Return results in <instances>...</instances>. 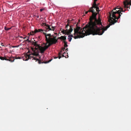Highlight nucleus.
<instances>
[{
	"mask_svg": "<svg viewBox=\"0 0 131 131\" xmlns=\"http://www.w3.org/2000/svg\"><path fill=\"white\" fill-rule=\"evenodd\" d=\"M30 0H27V1H30Z\"/></svg>",
	"mask_w": 131,
	"mask_h": 131,
	"instance_id": "nucleus-38",
	"label": "nucleus"
},
{
	"mask_svg": "<svg viewBox=\"0 0 131 131\" xmlns=\"http://www.w3.org/2000/svg\"><path fill=\"white\" fill-rule=\"evenodd\" d=\"M26 38V37H24V38H24V39H25V38Z\"/></svg>",
	"mask_w": 131,
	"mask_h": 131,
	"instance_id": "nucleus-37",
	"label": "nucleus"
},
{
	"mask_svg": "<svg viewBox=\"0 0 131 131\" xmlns=\"http://www.w3.org/2000/svg\"><path fill=\"white\" fill-rule=\"evenodd\" d=\"M12 47L13 48H15V47H17L16 46H12Z\"/></svg>",
	"mask_w": 131,
	"mask_h": 131,
	"instance_id": "nucleus-30",
	"label": "nucleus"
},
{
	"mask_svg": "<svg viewBox=\"0 0 131 131\" xmlns=\"http://www.w3.org/2000/svg\"><path fill=\"white\" fill-rule=\"evenodd\" d=\"M74 36H73L72 35H69L68 36V37H71V38H72V37H73L74 38Z\"/></svg>",
	"mask_w": 131,
	"mask_h": 131,
	"instance_id": "nucleus-22",
	"label": "nucleus"
},
{
	"mask_svg": "<svg viewBox=\"0 0 131 131\" xmlns=\"http://www.w3.org/2000/svg\"><path fill=\"white\" fill-rule=\"evenodd\" d=\"M121 12H125L122 8H115L111 11L109 12V17L108 21L110 26L116 23L117 20L116 19H118L120 17L122 13Z\"/></svg>",
	"mask_w": 131,
	"mask_h": 131,
	"instance_id": "nucleus-4",
	"label": "nucleus"
},
{
	"mask_svg": "<svg viewBox=\"0 0 131 131\" xmlns=\"http://www.w3.org/2000/svg\"><path fill=\"white\" fill-rule=\"evenodd\" d=\"M126 9H125L124 10V11H125H125H126Z\"/></svg>",
	"mask_w": 131,
	"mask_h": 131,
	"instance_id": "nucleus-35",
	"label": "nucleus"
},
{
	"mask_svg": "<svg viewBox=\"0 0 131 131\" xmlns=\"http://www.w3.org/2000/svg\"><path fill=\"white\" fill-rule=\"evenodd\" d=\"M66 30H64L63 29V30L61 31V32L63 34H66Z\"/></svg>",
	"mask_w": 131,
	"mask_h": 131,
	"instance_id": "nucleus-21",
	"label": "nucleus"
},
{
	"mask_svg": "<svg viewBox=\"0 0 131 131\" xmlns=\"http://www.w3.org/2000/svg\"><path fill=\"white\" fill-rule=\"evenodd\" d=\"M20 38H23V37H21V36H20Z\"/></svg>",
	"mask_w": 131,
	"mask_h": 131,
	"instance_id": "nucleus-36",
	"label": "nucleus"
},
{
	"mask_svg": "<svg viewBox=\"0 0 131 131\" xmlns=\"http://www.w3.org/2000/svg\"><path fill=\"white\" fill-rule=\"evenodd\" d=\"M94 8L96 9V11L97 12V13H98L99 12H100V10H99V8L98 7V6L96 7V8Z\"/></svg>",
	"mask_w": 131,
	"mask_h": 131,
	"instance_id": "nucleus-17",
	"label": "nucleus"
},
{
	"mask_svg": "<svg viewBox=\"0 0 131 131\" xmlns=\"http://www.w3.org/2000/svg\"><path fill=\"white\" fill-rule=\"evenodd\" d=\"M73 26H70V28L69 29V30L70 31V32H72V31L73 30Z\"/></svg>",
	"mask_w": 131,
	"mask_h": 131,
	"instance_id": "nucleus-14",
	"label": "nucleus"
},
{
	"mask_svg": "<svg viewBox=\"0 0 131 131\" xmlns=\"http://www.w3.org/2000/svg\"><path fill=\"white\" fill-rule=\"evenodd\" d=\"M66 36H61L59 38L61 39H62L63 40V41H66Z\"/></svg>",
	"mask_w": 131,
	"mask_h": 131,
	"instance_id": "nucleus-12",
	"label": "nucleus"
},
{
	"mask_svg": "<svg viewBox=\"0 0 131 131\" xmlns=\"http://www.w3.org/2000/svg\"><path fill=\"white\" fill-rule=\"evenodd\" d=\"M62 52V51L61 50L59 53V54L58 57L59 59H60L61 58L62 56L63 57H64V56L63 55H62L61 53V52ZM58 58V57H54V58L55 59H57Z\"/></svg>",
	"mask_w": 131,
	"mask_h": 131,
	"instance_id": "nucleus-10",
	"label": "nucleus"
},
{
	"mask_svg": "<svg viewBox=\"0 0 131 131\" xmlns=\"http://www.w3.org/2000/svg\"><path fill=\"white\" fill-rule=\"evenodd\" d=\"M116 9V10H117V9Z\"/></svg>",
	"mask_w": 131,
	"mask_h": 131,
	"instance_id": "nucleus-39",
	"label": "nucleus"
},
{
	"mask_svg": "<svg viewBox=\"0 0 131 131\" xmlns=\"http://www.w3.org/2000/svg\"><path fill=\"white\" fill-rule=\"evenodd\" d=\"M65 49V47H64V48H63L62 49V50H63V51H64V50Z\"/></svg>",
	"mask_w": 131,
	"mask_h": 131,
	"instance_id": "nucleus-28",
	"label": "nucleus"
},
{
	"mask_svg": "<svg viewBox=\"0 0 131 131\" xmlns=\"http://www.w3.org/2000/svg\"><path fill=\"white\" fill-rule=\"evenodd\" d=\"M41 9H40V12H41Z\"/></svg>",
	"mask_w": 131,
	"mask_h": 131,
	"instance_id": "nucleus-33",
	"label": "nucleus"
},
{
	"mask_svg": "<svg viewBox=\"0 0 131 131\" xmlns=\"http://www.w3.org/2000/svg\"><path fill=\"white\" fill-rule=\"evenodd\" d=\"M43 31V30L41 29V33L45 35L47 43L45 46H41V54L43 53L52 44H56L57 42V40L56 39V36L51 35L50 34H47L46 33L42 32Z\"/></svg>",
	"mask_w": 131,
	"mask_h": 131,
	"instance_id": "nucleus-5",
	"label": "nucleus"
},
{
	"mask_svg": "<svg viewBox=\"0 0 131 131\" xmlns=\"http://www.w3.org/2000/svg\"><path fill=\"white\" fill-rule=\"evenodd\" d=\"M123 3L124 5V8H128L129 7L128 5H131V1L129 2L128 0H125V1Z\"/></svg>",
	"mask_w": 131,
	"mask_h": 131,
	"instance_id": "nucleus-8",
	"label": "nucleus"
},
{
	"mask_svg": "<svg viewBox=\"0 0 131 131\" xmlns=\"http://www.w3.org/2000/svg\"><path fill=\"white\" fill-rule=\"evenodd\" d=\"M51 25H48L46 24L45 23H42L41 24V26L45 27V28L46 29L45 30L46 32L49 31V30H52L54 31L55 28V27L51 26V28H50Z\"/></svg>",
	"mask_w": 131,
	"mask_h": 131,
	"instance_id": "nucleus-6",
	"label": "nucleus"
},
{
	"mask_svg": "<svg viewBox=\"0 0 131 131\" xmlns=\"http://www.w3.org/2000/svg\"><path fill=\"white\" fill-rule=\"evenodd\" d=\"M0 59L2 60H5L7 61H8L11 62H13L14 61V57H2L0 56Z\"/></svg>",
	"mask_w": 131,
	"mask_h": 131,
	"instance_id": "nucleus-7",
	"label": "nucleus"
},
{
	"mask_svg": "<svg viewBox=\"0 0 131 131\" xmlns=\"http://www.w3.org/2000/svg\"><path fill=\"white\" fill-rule=\"evenodd\" d=\"M63 42L64 43V47H67L68 46V45H67V42L66 41H64Z\"/></svg>",
	"mask_w": 131,
	"mask_h": 131,
	"instance_id": "nucleus-16",
	"label": "nucleus"
},
{
	"mask_svg": "<svg viewBox=\"0 0 131 131\" xmlns=\"http://www.w3.org/2000/svg\"><path fill=\"white\" fill-rule=\"evenodd\" d=\"M46 9V8H41V12L43 11V10H45Z\"/></svg>",
	"mask_w": 131,
	"mask_h": 131,
	"instance_id": "nucleus-25",
	"label": "nucleus"
},
{
	"mask_svg": "<svg viewBox=\"0 0 131 131\" xmlns=\"http://www.w3.org/2000/svg\"><path fill=\"white\" fill-rule=\"evenodd\" d=\"M94 1H97V0H94Z\"/></svg>",
	"mask_w": 131,
	"mask_h": 131,
	"instance_id": "nucleus-31",
	"label": "nucleus"
},
{
	"mask_svg": "<svg viewBox=\"0 0 131 131\" xmlns=\"http://www.w3.org/2000/svg\"><path fill=\"white\" fill-rule=\"evenodd\" d=\"M35 47L31 48L32 51L30 52L29 50H28V52L30 53L29 54H28L26 56L27 59L26 60H27L29 59L32 60H36V61L39 64L41 63V60H40V56L39 54V53H41V46L40 44H38V42L36 41L33 42L32 43Z\"/></svg>",
	"mask_w": 131,
	"mask_h": 131,
	"instance_id": "nucleus-2",
	"label": "nucleus"
},
{
	"mask_svg": "<svg viewBox=\"0 0 131 131\" xmlns=\"http://www.w3.org/2000/svg\"><path fill=\"white\" fill-rule=\"evenodd\" d=\"M97 14L95 11L92 13V15L90 18V22L86 25V27H86H89L91 28V31L94 35H101L110 27V25L109 23L106 27H103L102 28L97 27V25H101L103 26L100 18L99 17L97 19L96 18Z\"/></svg>",
	"mask_w": 131,
	"mask_h": 131,
	"instance_id": "nucleus-1",
	"label": "nucleus"
},
{
	"mask_svg": "<svg viewBox=\"0 0 131 131\" xmlns=\"http://www.w3.org/2000/svg\"><path fill=\"white\" fill-rule=\"evenodd\" d=\"M26 40L27 41H28L29 42H30V41L29 40V38H27Z\"/></svg>",
	"mask_w": 131,
	"mask_h": 131,
	"instance_id": "nucleus-24",
	"label": "nucleus"
},
{
	"mask_svg": "<svg viewBox=\"0 0 131 131\" xmlns=\"http://www.w3.org/2000/svg\"><path fill=\"white\" fill-rule=\"evenodd\" d=\"M41 9H40V12H41Z\"/></svg>",
	"mask_w": 131,
	"mask_h": 131,
	"instance_id": "nucleus-32",
	"label": "nucleus"
},
{
	"mask_svg": "<svg viewBox=\"0 0 131 131\" xmlns=\"http://www.w3.org/2000/svg\"><path fill=\"white\" fill-rule=\"evenodd\" d=\"M39 32H41V29H36L34 31H30V33H29L28 34L29 35L30 34V35H33Z\"/></svg>",
	"mask_w": 131,
	"mask_h": 131,
	"instance_id": "nucleus-9",
	"label": "nucleus"
},
{
	"mask_svg": "<svg viewBox=\"0 0 131 131\" xmlns=\"http://www.w3.org/2000/svg\"><path fill=\"white\" fill-rule=\"evenodd\" d=\"M88 12V10L87 11H86L85 12V14H87L88 13V12Z\"/></svg>",
	"mask_w": 131,
	"mask_h": 131,
	"instance_id": "nucleus-29",
	"label": "nucleus"
},
{
	"mask_svg": "<svg viewBox=\"0 0 131 131\" xmlns=\"http://www.w3.org/2000/svg\"><path fill=\"white\" fill-rule=\"evenodd\" d=\"M68 48H67V49H66V50H68Z\"/></svg>",
	"mask_w": 131,
	"mask_h": 131,
	"instance_id": "nucleus-34",
	"label": "nucleus"
},
{
	"mask_svg": "<svg viewBox=\"0 0 131 131\" xmlns=\"http://www.w3.org/2000/svg\"><path fill=\"white\" fill-rule=\"evenodd\" d=\"M98 5L96 4H92V7L93 8H96V7Z\"/></svg>",
	"mask_w": 131,
	"mask_h": 131,
	"instance_id": "nucleus-15",
	"label": "nucleus"
},
{
	"mask_svg": "<svg viewBox=\"0 0 131 131\" xmlns=\"http://www.w3.org/2000/svg\"><path fill=\"white\" fill-rule=\"evenodd\" d=\"M78 24H76V27L75 28L73 27L74 29V38L76 39L78 38H82L85 36H87L91 34L94 35L91 31V28L89 27H86L84 29V28L86 27V26L83 28V30L81 28V27L78 26Z\"/></svg>",
	"mask_w": 131,
	"mask_h": 131,
	"instance_id": "nucleus-3",
	"label": "nucleus"
},
{
	"mask_svg": "<svg viewBox=\"0 0 131 131\" xmlns=\"http://www.w3.org/2000/svg\"><path fill=\"white\" fill-rule=\"evenodd\" d=\"M96 4V1H94L93 4Z\"/></svg>",
	"mask_w": 131,
	"mask_h": 131,
	"instance_id": "nucleus-27",
	"label": "nucleus"
},
{
	"mask_svg": "<svg viewBox=\"0 0 131 131\" xmlns=\"http://www.w3.org/2000/svg\"><path fill=\"white\" fill-rule=\"evenodd\" d=\"M49 60L48 61H45V62H44V61H42L41 60V63H47L50 61H51V60Z\"/></svg>",
	"mask_w": 131,
	"mask_h": 131,
	"instance_id": "nucleus-18",
	"label": "nucleus"
},
{
	"mask_svg": "<svg viewBox=\"0 0 131 131\" xmlns=\"http://www.w3.org/2000/svg\"><path fill=\"white\" fill-rule=\"evenodd\" d=\"M11 28V27L10 28H7L6 26H5L4 27V29H5V30H9Z\"/></svg>",
	"mask_w": 131,
	"mask_h": 131,
	"instance_id": "nucleus-19",
	"label": "nucleus"
},
{
	"mask_svg": "<svg viewBox=\"0 0 131 131\" xmlns=\"http://www.w3.org/2000/svg\"><path fill=\"white\" fill-rule=\"evenodd\" d=\"M69 26V25L68 24H67L66 26V28H67L68 26Z\"/></svg>",
	"mask_w": 131,
	"mask_h": 131,
	"instance_id": "nucleus-26",
	"label": "nucleus"
},
{
	"mask_svg": "<svg viewBox=\"0 0 131 131\" xmlns=\"http://www.w3.org/2000/svg\"><path fill=\"white\" fill-rule=\"evenodd\" d=\"M94 8H93L92 7L89 8V10H88V12H91V13L93 12L94 11H95Z\"/></svg>",
	"mask_w": 131,
	"mask_h": 131,
	"instance_id": "nucleus-11",
	"label": "nucleus"
},
{
	"mask_svg": "<svg viewBox=\"0 0 131 131\" xmlns=\"http://www.w3.org/2000/svg\"><path fill=\"white\" fill-rule=\"evenodd\" d=\"M14 58H15L16 59H20L21 57H17V56H16L15 57H13Z\"/></svg>",
	"mask_w": 131,
	"mask_h": 131,
	"instance_id": "nucleus-20",
	"label": "nucleus"
},
{
	"mask_svg": "<svg viewBox=\"0 0 131 131\" xmlns=\"http://www.w3.org/2000/svg\"><path fill=\"white\" fill-rule=\"evenodd\" d=\"M68 39L69 41V42H70L72 39V38L71 37H68Z\"/></svg>",
	"mask_w": 131,
	"mask_h": 131,
	"instance_id": "nucleus-23",
	"label": "nucleus"
},
{
	"mask_svg": "<svg viewBox=\"0 0 131 131\" xmlns=\"http://www.w3.org/2000/svg\"><path fill=\"white\" fill-rule=\"evenodd\" d=\"M70 31L69 30H68L67 29L66 31V34H67L68 35H69L71 34V32H70Z\"/></svg>",
	"mask_w": 131,
	"mask_h": 131,
	"instance_id": "nucleus-13",
	"label": "nucleus"
}]
</instances>
